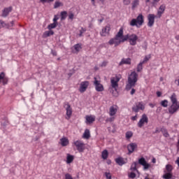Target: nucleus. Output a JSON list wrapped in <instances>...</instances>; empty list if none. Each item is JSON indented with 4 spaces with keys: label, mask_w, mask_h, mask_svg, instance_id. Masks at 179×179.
Returning a JSON list of instances; mask_svg holds the SVG:
<instances>
[{
    "label": "nucleus",
    "mask_w": 179,
    "mask_h": 179,
    "mask_svg": "<svg viewBox=\"0 0 179 179\" xmlns=\"http://www.w3.org/2000/svg\"><path fill=\"white\" fill-rule=\"evenodd\" d=\"M125 41H127V38H124V28L121 27L115 38L108 41V44L118 47L121 43H125Z\"/></svg>",
    "instance_id": "obj_1"
},
{
    "label": "nucleus",
    "mask_w": 179,
    "mask_h": 179,
    "mask_svg": "<svg viewBox=\"0 0 179 179\" xmlns=\"http://www.w3.org/2000/svg\"><path fill=\"white\" fill-rule=\"evenodd\" d=\"M171 105L169 107L168 111L169 114H175L179 110V102L177 100V94L173 93L170 96Z\"/></svg>",
    "instance_id": "obj_2"
},
{
    "label": "nucleus",
    "mask_w": 179,
    "mask_h": 179,
    "mask_svg": "<svg viewBox=\"0 0 179 179\" xmlns=\"http://www.w3.org/2000/svg\"><path fill=\"white\" fill-rule=\"evenodd\" d=\"M136 82H138V73L133 71L128 77V83L126 85V90H131L136 85Z\"/></svg>",
    "instance_id": "obj_3"
},
{
    "label": "nucleus",
    "mask_w": 179,
    "mask_h": 179,
    "mask_svg": "<svg viewBox=\"0 0 179 179\" xmlns=\"http://www.w3.org/2000/svg\"><path fill=\"white\" fill-rule=\"evenodd\" d=\"M143 23H145V17H143V15L139 14L136 19L134 18L131 20L129 22V25L132 27H135L139 29L141 26L143 25Z\"/></svg>",
    "instance_id": "obj_4"
},
{
    "label": "nucleus",
    "mask_w": 179,
    "mask_h": 179,
    "mask_svg": "<svg viewBox=\"0 0 179 179\" xmlns=\"http://www.w3.org/2000/svg\"><path fill=\"white\" fill-rule=\"evenodd\" d=\"M72 147L74 149L76 148V150L79 152V153H83L85 152V149H86L85 146V143H83V141L80 140L74 141L72 143Z\"/></svg>",
    "instance_id": "obj_5"
},
{
    "label": "nucleus",
    "mask_w": 179,
    "mask_h": 179,
    "mask_svg": "<svg viewBox=\"0 0 179 179\" xmlns=\"http://www.w3.org/2000/svg\"><path fill=\"white\" fill-rule=\"evenodd\" d=\"M124 38H126V41L129 40L130 45H136V41H138V37L136 34H132L131 35L124 36Z\"/></svg>",
    "instance_id": "obj_6"
},
{
    "label": "nucleus",
    "mask_w": 179,
    "mask_h": 179,
    "mask_svg": "<svg viewBox=\"0 0 179 179\" xmlns=\"http://www.w3.org/2000/svg\"><path fill=\"white\" fill-rule=\"evenodd\" d=\"M143 111L145 110V103L142 101L136 102L132 107V111L134 113H139V110Z\"/></svg>",
    "instance_id": "obj_7"
},
{
    "label": "nucleus",
    "mask_w": 179,
    "mask_h": 179,
    "mask_svg": "<svg viewBox=\"0 0 179 179\" xmlns=\"http://www.w3.org/2000/svg\"><path fill=\"white\" fill-rule=\"evenodd\" d=\"M94 86H95V90L96 92H103L104 90V87L101 84V81L97 80V78L94 77Z\"/></svg>",
    "instance_id": "obj_8"
},
{
    "label": "nucleus",
    "mask_w": 179,
    "mask_h": 179,
    "mask_svg": "<svg viewBox=\"0 0 179 179\" xmlns=\"http://www.w3.org/2000/svg\"><path fill=\"white\" fill-rule=\"evenodd\" d=\"M148 122H149V118L148 117V115H146V114H143L137 125L138 128H142V127H143L145 124H148Z\"/></svg>",
    "instance_id": "obj_9"
},
{
    "label": "nucleus",
    "mask_w": 179,
    "mask_h": 179,
    "mask_svg": "<svg viewBox=\"0 0 179 179\" xmlns=\"http://www.w3.org/2000/svg\"><path fill=\"white\" fill-rule=\"evenodd\" d=\"M90 85V83L89 81L81 82L80 84L79 92L85 93V92H86V90H87V87H89Z\"/></svg>",
    "instance_id": "obj_10"
},
{
    "label": "nucleus",
    "mask_w": 179,
    "mask_h": 179,
    "mask_svg": "<svg viewBox=\"0 0 179 179\" xmlns=\"http://www.w3.org/2000/svg\"><path fill=\"white\" fill-rule=\"evenodd\" d=\"M64 108H66V120H71V117H72V108L71 107V105L69 103H66L64 106Z\"/></svg>",
    "instance_id": "obj_11"
},
{
    "label": "nucleus",
    "mask_w": 179,
    "mask_h": 179,
    "mask_svg": "<svg viewBox=\"0 0 179 179\" xmlns=\"http://www.w3.org/2000/svg\"><path fill=\"white\" fill-rule=\"evenodd\" d=\"M118 82H120V78L117 76L112 77L110 78V86L113 89H115V90H117V88L118 87Z\"/></svg>",
    "instance_id": "obj_12"
},
{
    "label": "nucleus",
    "mask_w": 179,
    "mask_h": 179,
    "mask_svg": "<svg viewBox=\"0 0 179 179\" xmlns=\"http://www.w3.org/2000/svg\"><path fill=\"white\" fill-rule=\"evenodd\" d=\"M110 30H111V27L108 24L102 29L101 31L100 32V35L101 37H106V36L110 34Z\"/></svg>",
    "instance_id": "obj_13"
},
{
    "label": "nucleus",
    "mask_w": 179,
    "mask_h": 179,
    "mask_svg": "<svg viewBox=\"0 0 179 179\" xmlns=\"http://www.w3.org/2000/svg\"><path fill=\"white\" fill-rule=\"evenodd\" d=\"M138 164L143 166V170H148L150 167V164H148L144 157H141L138 159Z\"/></svg>",
    "instance_id": "obj_14"
},
{
    "label": "nucleus",
    "mask_w": 179,
    "mask_h": 179,
    "mask_svg": "<svg viewBox=\"0 0 179 179\" xmlns=\"http://www.w3.org/2000/svg\"><path fill=\"white\" fill-rule=\"evenodd\" d=\"M157 17V16L155 15V14H149L148 15V27H153V24H155V18Z\"/></svg>",
    "instance_id": "obj_15"
},
{
    "label": "nucleus",
    "mask_w": 179,
    "mask_h": 179,
    "mask_svg": "<svg viewBox=\"0 0 179 179\" xmlns=\"http://www.w3.org/2000/svg\"><path fill=\"white\" fill-rule=\"evenodd\" d=\"M164 10H166V5L162 4L159 8H158L157 13V17L160 19L162 17V15L163 13H164Z\"/></svg>",
    "instance_id": "obj_16"
},
{
    "label": "nucleus",
    "mask_w": 179,
    "mask_h": 179,
    "mask_svg": "<svg viewBox=\"0 0 179 179\" xmlns=\"http://www.w3.org/2000/svg\"><path fill=\"white\" fill-rule=\"evenodd\" d=\"M137 148H138V145H136V143H131L127 145V150L129 152V155H131V153H134V152L135 151V149H136Z\"/></svg>",
    "instance_id": "obj_17"
},
{
    "label": "nucleus",
    "mask_w": 179,
    "mask_h": 179,
    "mask_svg": "<svg viewBox=\"0 0 179 179\" xmlns=\"http://www.w3.org/2000/svg\"><path fill=\"white\" fill-rule=\"evenodd\" d=\"M117 111H118V107L115 106H112L109 108V115L110 117H114L117 114Z\"/></svg>",
    "instance_id": "obj_18"
},
{
    "label": "nucleus",
    "mask_w": 179,
    "mask_h": 179,
    "mask_svg": "<svg viewBox=\"0 0 179 179\" xmlns=\"http://www.w3.org/2000/svg\"><path fill=\"white\" fill-rule=\"evenodd\" d=\"M87 124H93L96 121V116L94 115H87L85 117Z\"/></svg>",
    "instance_id": "obj_19"
},
{
    "label": "nucleus",
    "mask_w": 179,
    "mask_h": 179,
    "mask_svg": "<svg viewBox=\"0 0 179 179\" xmlns=\"http://www.w3.org/2000/svg\"><path fill=\"white\" fill-rule=\"evenodd\" d=\"M81 50L82 45L79 43L74 45L72 48V52H73V54H78V52H79V51H80Z\"/></svg>",
    "instance_id": "obj_20"
},
{
    "label": "nucleus",
    "mask_w": 179,
    "mask_h": 179,
    "mask_svg": "<svg viewBox=\"0 0 179 179\" xmlns=\"http://www.w3.org/2000/svg\"><path fill=\"white\" fill-rule=\"evenodd\" d=\"M10 12H12V7L5 8L3 10V12L1 14L2 17H6L8 16V15H9V13H10Z\"/></svg>",
    "instance_id": "obj_21"
},
{
    "label": "nucleus",
    "mask_w": 179,
    "mask_h": 179,
    "mask_svg": "<svg viewBox=\"0 0 179 179\" xmlns=\"http://www.w3.org/2000/svg\"><path fill=\"white\" fill-rule=\"evenodd\" d=\"M8 78L5 77V73L1 72L0 73V83L2 82L3 85H8Z\"/></svg>",
    "instance_id": "obj_22"
},
{
    "label": "nucleus",
    "mask_w": 179,
    "mask_h": 179,
    "mask_svg": "<svg viewBox=\"0 0 179 179\" xmlns=\"http://www.w3.org/2000/svg\"><path fill=\"white\" fill-rule=\"evenodd\" d=\"M115 162L119 166H124V164H127V159L125 160L121 157L116 158Z\"/></svg>",
    "instance_id": "obj_23"
},
{
    "label": "nucleus",
    "mask_w": 179,
    "mask_h": 179,
    "mask_svg": "<svg viewBox=\"0 0 179 179\" xmlns=\"http://www.w3.org/2000/svg\"><path fill=\"white\" fill-rule=\"evenodd\" d=\"M59 143L63 147L68 146L69 145V140L66 137H63L60 139Z\"/></svg>",
    "instance_id": "obj_24"
},
{
    "label": "nucleus",
    "mask_w": 179,
    "mask_h": 179,
    "mask_svg": "<svg viewBox=\"0 0 179 179\" xmlns=\"http://www.w3.org/2000/svg\"><path fill=\"white\" fill-rule=\"evenodd\" d=\"M73 160H75V156L71 155V154H67L66 156V164H71V163H72L73 162Z\"/></svg>",
    "instance_id": "obj_25"
},
{
    "label": "nucleus",
    "mask_w": 179,
    "mask_h": 179,
    "mask_svg": "<svg viewBox=\"0 0 179 179\" xmlns=\"http://www.w3.org/2000/svg\"><path fill=\"white\" fill-rule=\"evenodd\" d=\"M124 64L126 65H131V59L130 58L122 59L120 62L119 65H124Z\"/></svg>",
    "instance_id": "obj_26"
},
{
    "label": "nucleus",
    "mask_w": 179,
    "mask_h": 179,
    "mask_svg": "<svg viewBox=\"0 0 179 179\" xmlns=\"http://www.w3.org/2000/svg\"><path fill=\"white\" fill-rule=\"evenodd\" d=\"M50 36H54V31L52 30H49V31H45L43 34V37L44 38H47V37H50Z\"/></svg>",
    "instance_id": "obj_27"
},
{
    "label": "nucleus",
    "mask_w": 179,
    "mask_h": 179,
    "mask_svg": "<svg viewBox=\"0 0 179 179\" xmlns=\"http://www.w3.org/2000/svg\"><path fill=\"white\" fill-rule=\"evenodd\" d=\"M101 157L103 160H107L108 159V151L107 150H104L101 153Z\"/></svg>",
    "instance_id": "obj_28"
},
{
    "label": "nucleus",
    "mask_w": 179,
    "mask_h": 179,
    "mask_svg": "<svg viewBox=\"0 0 179 179\" xmlns=\"http://www.w3.org/2000/svg\"><path fill=\"white\" fill-rule=\"evenodd\" d=\"M162 178L164 179H171L173 178V173L171 172H166Z\"/></svg>",
    "instance_id": "obj_29"
},
{
    "label": "nucleus",
    "mask_w": 179,
    "mask_h": 179,
    "mask_svg": "<svg viewBox=\"0 0 179 179\" xmlns=\"http://www.w3.org/2000/svg\"><path fill=\"white\" fill-rule=\"evenodd\" d=\"M173 171V166L171 164L166 165V170L164 173H171Z\"/></svg>",
    "instance_id": "obj_30"
},
{
    "label": "nucleus",
    "mask_w": 179,
    "mask_h": 179,
    "mask_svg": "<svg viewBox=\"0 0 179 179\" xmlns=\"http://www.w3.org/2000/svg\"><path fill=\"white\" fill-rule=\"evenodd\" d=\"M139 6V0H134L131 3L132 9H136Z\"/></svg>",
    "instance_id": "obj_31"
},
{
    "label": "nucleus",
    "mask_w": 179,
    "mask_h": 179,
    "mask_svg": "<svg viewBox=\"0 0 179 179\" xmlns=\"http://www.w3.org/2000/svg\"><path fill=\"white\" fill-rule=\"evenodd\" d=\"M83 138H85V139H89V138H90V130L87 129L85 130V132L83 134Z\"/></svg>",
    "instance_id": "obj_32"
},
{
    "label": "nucleus",
    "mask_w": 179,
    "mask_h": 179,
    "mask_svg": "<svg viewBox=\"0 0 179 179\" xmlns=\"http://www.w3.org/2000/svg\"><path fill=\"white\" fill-rule=\"evenodd\" d=\"M160 104L162 107H164V108H167V107H169V101L166 99H164L161 101Z\"/></svg>",
    "instance_id": "obj_33"
},
{
    "label": "nucleus",
    "mask_w": 179,
    "mask_h": 179,
    "mask_svg": "<svg viewBox=\"0 0 179 179\" xmlns=\"http://www.w3.org/2000/svg\"><path fill=\"white\" fill-rule=\"evenodd\" d=\"M67 15H68V13L66 11H62L60 13L61 20H65V19H66Z\"/></svg>",
    "instance_id": "obj_34"
},
{
    "label": "nucleus",
    "mask_w": 179,
    "mask_h": 179,
    "mask_svg": "<svg viewBox=\"0 0 179 179\" xmlns=\"http://www.w3.org/2000/svg\"><path fill=\"white\" fill-rule=\"evenodd\" d=\"M136 166H137V163L134 162L131 166L130 170L131 171H137L138 172V169H136Z\"/></svg>",
    "instance_id": "obj_35"
},
{
    "label": "nucleus",
    "mask_w": 179,
    "mask_h": 179,
    "mask_svg": "<svg viewBox=\"0 0 179 179\" xmlns=\"http://www.w3.org/2000/svg\"><path fill=\"white\" fill-rule=\"evenodd\" d=\"M142 69H143V63L141 62L137 66V72H142Z\"/></svg>",
    "instance_id": "obj_36"
},
{
    "label": "nucleus",
    "mask_w": 179,
    "mask_h": 179,
    "mask_svg": "<svg viewBox=\"0 0 179 179\" xmlns=\"http://www.w3.org/2000/svg\"><path fill=\"white\" fill-rule=\"evenodd\" d=\"M57 26H58V24L53 22L48 26V30H52V29H55Z\"/></svg>",
    "instance_id": "obj_37"
},
{
    "label": "nucleus",
    "mask_w": 179,
    "mask_h": 179,
    "mask_svg": "<svg viewBox=\"0 0 179 179\" xmlns=\"http://www.w3.org/2000/svg\"><path fill=\"white\" fill-rule=\"evenodd\" d=\"M152 58V56L150 55H146L143 59V61L141 62L142 64H146L149 59Z\"/></svg>",
    "instance_id": "obj_38"
},
{
    "label": "nucleus",
    "mask_w": 179,
    "mask_h": 179,
    "mask_svg": "<svg viewBox=\"0 0 179 179\" xmlns=\"http://www.w3.org/2000/svg\"><path fill=\"white\" fill-rule=\"evenodd\" d=\"M64 6V3L59 2V1H56L55 3V6H54V8L55 9H57V8H59V6Z\"/></svg>",
    "instance_id": "obj_39"
},
{
    "label": "nucleus",
    "mask_w": 179,
    "mask_h": 179,
    "mask_svg": "<svg viewBox=\"0 0 179 179\" xmlns=\"http://www.w3.org/2000/svg\"><path fill=\"white\" fill-rule=\"evenodd\" d=\"M134 136V133L132 131H127L126 132V138L127 139H131V137Z\"/></svg>",
    "instance_id": "obj_40"
},
{
    "label": "nucleus",
    "mask_w": 179,
    "mask_h": 179,
    "mask_svg": "<svg viewBox=\"0 0 179 179\" xmlns=\"http://www.w3.org/2000/svg\"><path fill=\"white\" fill-rule=\"evenodd\" d=\"M86 29L81 27V29L80 30L79 37H83V33H85Z\"/></svg>",
    "instance_id": "obj_41"
},
{
    "label": "nucleus",
    "mask_w": 179,
    "mask_h": 179,
    "mask_svg": "<svg viewBox=\"0 0 179 179\" xmlns=\"http://www.w3.org/2000/svg\"><path fill=\"white\" fill-rule=\"evenodd\" d=\"M129 178H135L136 177V173L131 172L128 174Z\"/></svg>",
    "instance_id": "obj_42"
},
{
    "label": "nucleus",
    "mask_w": 179,
    "mask_h": 179,
    "mask_svg": "<svg viewBox=\"0 0 179 179\" xmlns=\"http://www.w3.org/2000/svg\"><path fill=\"white\" fill-rule=\"evenodd\" d=\"M162 132H163V135H164V136H165V138H169V132H167V130L164 129L162 131Z\"/></svg>",
    "instance_id": "obj_43"
},
{
    "label": "nucleus",
    "mask_w": 179,
    "mask_h": 179,
    "mask_svg": "<svg viewBox=\"0 0 179 179\" xmlns=\"http://www.w3.org/2000/svg\"><path fill=\"white\" fill-rule=\"evenodd\" d=\"M58 19H59V17H58V16H57V15H55L54 16V18H53V23H55L56 24H58Z\"/></svg>",
    "instance_id": "obj_44"
},
{
    "label": "nucleus",
    "mask_w": 179,
    "mask_h": 179,
    "mask_svg": "<svg viewBox=\"0 0 179 179\" xmlns=\"http://www.w3.org/2000/svg\"><path fill=\"white\" fill-rule=\"evenodd\" d=\"M42 3H50V2H54V0H40Z\"/></svg>",
    "instance_id": "obj_45"
},
{
    "label": "nucleus",
    "mask_w": 179,
    "mask_h": 179,
    "mask_svg": "<svg viewBox=\"0 0 179 179\" xmlns=\"http://www.w3.org/2000/svg\"><path fill=\"white\" fill-rule=\"evenodd\" d=\"M64 179H73V178H72V176H71V174L69 173H66L65 174V178Z\"/></svg>",
    "instance_id": "obj_46"
},
{
    "label": "nucleus",
    "mask_w": 179,
    "mask_h": 179,
    "mask_svg": "<svg viewBox=\"0 0 179 179\" xmlns=\"http://www.w3.org/2000/svg\"><path fill=\"white\" fill-rule=\"evenodd\" d=\"M105 176L106 177V179H111V173H110L108 172H106Z\"/></svg>",
    "instance_id": "obj_47"
},
{
    "label": "nucleus",
    "mask_w": 179,
    "mask_h": 179,
    "mask_svg": "<svg viewBox=\"0 0 179 179\" xmlns=\"http://www.w3.org/2000/svg\"><path fill=\"white\" fill-rule=\"evenodd\" d=\"M74 16H75V15H73V13H70L69 15V19H70L71 20H73Z\"/></svg>",
    "instance_id": "obj_48"
},
{
    "label": "nucleus",
    "mask_w": 179,
    "mask_h": 179,
    "mask_svg": "<svg viewBox=\"0 0 179 179\" xmlns=\"http://www.w3.org/2000/svg\"><path fill=\"white\" fill-rule=\"evenodd\" d=\"M107 64H108V62H106V61H104V62H103L101 64L100 66H101V68H103V67H104V66H107Z\"/></svg>",
    "instance_id": "obj_49"
},
{
    "label": "nucleus",
    "mask_w": 179,
    "mask_h": 179,
    "mask_svg": "<svg viewBox=\"0 0 179 179\" xmlns=\"http://www.w3.org/2000/svg\"><path fill=\"white\" fill-rule=\"evenodd\" d=\"M131 3L130 0H124V5H129Z\"/></svg>",
    "instance_id": "obj_50"
},
{
    "label": "nucleus",
    "mask_w": 179,
    "mask_h": 179,
    "mask_svg": "<svg viewBox=\"0 0 179 179\" xmlns=\"http://www.w3.org/2000/svg\"><path fill=\"white\" fill-rule=\"evenodd\" d=\"M3 24H5V22L0 20V29H2V27H3Z\"/></svg>",
    "instance_id": "obj_51"
},
{
    "label": "nucleus",
    "mask_w": 179,
    "mask_h": 179,
    "mask_svg": "<svg viewBox=\"0 0 179 179\" xmlns=\"http://www.w3.org/2000/svg\"><path fill=\"white\" fill-rule=\"evenodd\" d=\"M175 83L177 85V86H179V76L177 77V78L175 80Z\"/></svg>",
    "instance_id": "obj_52"
},
{
    "label": "nucleus",
    "mask_w": 179,
    "mask_h": 179,
    "mask_svg": "<svg viewBox=\"0 0 179 179\" xmlns=\"http://www.w3.org/2000/svg\"><path fill=\"white\" fill-rule=\"evenodd\" d=\"M131 120H132V121H136V120H138V115H135L131 117Z\"/></svg>",
    "instance_id": "obj_53"
},
{
    "label": "nucleus",
    "mask_w": 179,
    "mask_h": 179,
    "mask_svg": "<svg viewBox=\"0 0 179 179\" xmlns=\"http://www.w3.org/2000/svg\"><path fill=\"white\" fill-rule=\"evenodd\" d=\"M115 118L114 117H110L108 118L106 121L109 122H113V121H114Z\"/></svg>",
    "instance_id": "obj_54"
},
{
    "label": "nucleus",
    "mask_w": 179,
    "mask_h": 179,
    "mask_svg": "<svg viewBox=\"0 0 179 179\" xmlns=\"http://www.w3.org/2000/svg\"><path fill=\"white\" fill-rule=\"evenodd\" d=\"M157 97H161L162 96V92H159V91L157 92Z\"/></svg>",
    "instance_id": "obj_55"
},
{
    "label": "nucleus",
    "mask_w": 179,
    "mask_h": 179,
    "mask_svg": "<svg viewBox=\"0 0 179 179\" xmlns=\"http://www.w3.org/2000/svg\"><path fill=\"white\" fill-rule=\"evenodd\" d=\"M135 92H136V90L135 89H132L130 94L132 95V94H135Z\"/></svg>",
    "instance_id": "obj_56"
},
{
    "label": "nucleus",
    "mask_w": 179,
    "mask_h": 179,
    "mask_svg": "<svg viewBox=\"0 0 179 179\" xmlns=\"http://www.w3.org/2000/svg\"><path fill=\"white\" fill-rule=\"evenodd\" d=\"M160 2V0H153L152 3L155 5V3H159Z\"/></svg>",
    "instance_id": "obj_57"
},
{
    "label": "nucleus",
    "mask_w": 179,
    "mask_h": 179,
    "mask_svg": "<svg viewBox=\"0 0 179 179\" xmlns=\"http://www.w3.org/2000/svg\"><path fill=\"white\" fill-rule=\"evenodd\" d=\"M96 0H91V2L92 3V5L94 6L96 5Z\"/></svg>",
    "instance_id": "obj_58"
},
{
    "label": "nucleus",
    "mask_w": 179,
    "mask_h": 179,
    "mask_svg": "<svg viewBox=\"0 0 179 179\" xmlns=\"http://www.w3.org/2000/svg\"><path fill=\"white\" fill-rule=\"evenodd\" d=\"M176 163L178 164V167H179V157H178V159L176 161Z\"/></svg>",
    "instance_id": "obj_59"
},
{
    "label": "nucleus",
    "mask_w": 179,
    "mask_h": 179,
    "mask_svg": "<svg viewBox=\"0 0 179 179\" xmlns=\"http://www.w3.org/2000/svg\"><path fill=\"white\" fill-rule=\"evenodd\" d=\"M149 106L150 107H151V108H153L155 107V105H153V103H150Z\"/></svg>",
    "instance_id": "obj_60"
},
{
    "label": "nucleus",
    "mask_w": 179,
    "mask_h": 179,
    "mask_svg": "<svg viewBox=\"0 0 179 179\" xmlns=\"http://www.w3.org/2000/svg\"><path fill=\"white\" fill-rule=\"evenodd\" d=\"M176 40H179V35H177L176 37H175Z\"/></svg>",
    "instance_id": "obj_61"
},
{
    "label": "nucleus",
    "mask_w": 179,
    "mask_h": 179,
    "mask_svg": "<svg viewBox=\"0 0 179 179\" xmlns=\"http://www.w3.org/2000/svg\"><path fill=\"white\" fill-rule=\"evenodd\" d=\"M152 162V163H156V159L153 158Z\"/></svg>",
    "instance_id": "obj_62"
},
{
    "label": "nucleus",
    "mask_w": 179,
    "mask_h": 179,
    "mask_svg": "<svg viewBox=\"0 0 179 179\" xmlns=\"http://www.w3.org/2000/svg\"><path fill=\"white\" fill-rule=\"evenodd\" d=\"M10 24H11L12 26H13V24H15V21H11V22H10Z\"/></svg>",
    "instance_id": "obj_63"
},
{
    "label": "nucleus",
    "mask_w": 179,
    "mask_h": 179,
    "mask_svg": "<svg viewBox=\"0 0 179 179\" xmlns=\"http://www.w3.org/2000/svg\"><path fill=\"white\" fill-rule=\"evenodd\" d=\"M52 55L57 56V52H52Z\"/></svg>",
    "instance_id": "obj_64"
}]
</instances>
